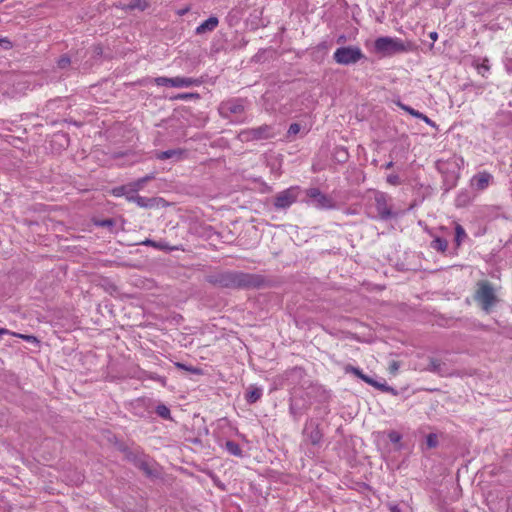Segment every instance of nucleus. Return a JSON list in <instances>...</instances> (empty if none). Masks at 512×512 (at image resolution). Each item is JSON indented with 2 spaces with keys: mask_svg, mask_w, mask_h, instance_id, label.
<instances>
[{
  "mask_svg": "<svg viewBox=\"0 0 512 512\" xmlns=\"http://www.w3.org/2000/svg\"><path fill=\"white\" fill-rule=\"evenodd\" d=\"M419 119L423 120L426 124L432 126V127H436V124L434 121H432L429 117H427L425 114H421V117H419Z\"/></svg>",
  "mask_w": 512,
  "mask_h": 512,
  "instance_id": "nucleus-41",
  "label": "nucleus"
},
{
  "mask_svg": "<svg viewBox=\"0 0 512 512\" xmlns=\"http://www.w3.org/2000/svg\"><path fill=\"white\" fill-rule=\"evenodd\" d=\"M458 161H460L461 163H463V159H462V158H453V163H454L456 166H459Z\"/></svg>",
  "mask_w": 512,
  "mask_h": 512,
  "instance_id": "nucleus-48",
  "label": "nucleus"
},
{
  "mask_svg": "<svg viewBox=\"0 0 512 512\" xmlns=\"http://www.w3.org/2000/svg\"><path fill=\"white\" fill-rule=\"evenodd\" d=\"M152 178H153V176H151V175H147V176H145V177H143V178H140V179H141V180L143 181V183L145 184L146 182H148V181H149V180H151Z\"/></svg>",
  "mask_w": 512,
  "mask_h": 512,
  "instance_id": "nucleus-47",
  "label": "nucleus"
},
{
  "mask_svg": "<svg viewBox=\"0 0 512 512\" xmlns=\"http://www.w3.org/2000/svg\"><path fill=\"white\" fill-rule=\"evenodd\" d=\"M344 371L346 373L354 374L355 376H357L358 378H360L361 380H363L365 383H367L369 385H377V381H375L371 377L363 374V372L359 368H357V367H354L352 365H346L344 367Z\"/></svg>",
  "mask_w": 512,
  "mask_h": 512,
  "instance_id": "nucleus-16",
  "label": "nucleus"
},
{
  "mask_svg": "<svg viewBox=\"0 0 512 512\" xmlns=\"http://www.w3.org/2000/svg\"><path fill=\"white\" fill-rule=\"evenodd\" d=\"M474 300L481 306L483 311L489 313L498 302L492 283L486 280L479 281L474 294Z\"/></svg>",
  "mask_w": 512,
  "mask_h": 512,
  "instance_id": "nucleus-2",
  "label": "nucleus"
},
{
  "mask_svg": "<svg viewBox=\"0 0 512 512\" xmlns=\"http://www.w3.org/2000/svg\"><path fill=\"white\" fill-rule=\"evenodd\" d=\"M120 450L121 452L124 453L125 459L131 462L134 466H137L139 462L143 459V457L146 455L138 449L132 450L126 446H121Z\"/></svg>",
  "mask_w": 512,
  "mask_h": 512,
  "instance_id": "nucleus-13",
  "label": "nucleus"
},
{
  "mask_svg": "<svg viewBox=\"0 0 512 512\" xmlns=\"http://www.w3.org/2000/svg\"><path fill=\"white\" fill-rule=\"evenodd\" d=\"M390 510L391 512H401L397 506H392Z\"/></svg>",
  "mask_w": 512,
  "mask_h": 512,
  "instance_id": "nucleus-51",
  "label": "nucleus"
},
{
  "mask_svg": "<svg viewBox=\"0 0 512 512\" xmlns=\"http://www.w3.org/2000/svg\"><path fill=\"white\" fill-rule=\"evenodd\" d=\"M144 185L145 184L141 179H138L128 184L129 190L132 191V194H137V192L141 190L144 187Z\"/></svg>",
  "mask_w": 512,
  "mask_h": 512,
  "instance_id": "nucleus-29",
  "label": "nucleus"
},
{
  "mask_svg": "<svg viewBox=\"0 0 512 512\" xmlns=\"http://www.w3.org/2000/svg\"><path fill=\"white\" fill-rule=\"evenodd\" d=\"M429 37H430L433 41H436V40H437V38H438V34H437V32H431V33L429 34Z\"/></svg>",
  "mask_w": 512,
  "mask_h": 512,
  "instance_id": "nucleus-46",
  "label": "nucleus"
},
{
  "mask_svg": "<svg viewBox=\"0 0 512 512\" xmlns=\"http://www.w3.org/2000/svg\"><path fill=\"white\" fill-rule=\"evenodd\" d=\"M246 140H262L273 137V128L269 125H262L256 128L245 130L241 133Z\"/></svg>",
  "mask_w": 512,
  "mask_h": 512,
  "instance_id": "nucleus-10",
  "label": "nucleus"
},
{
  "mask_svg": "<svg viewBox=\"0 0 512 512\" xmlns=\"http://www.w3.org/2000/svg\"><path fill=\"white\" fill-rule=\"evenodd\" d=\"M186 12H187V9L181 10V11L179 12V15H184Z\"/></svg>",
  "mask_w": 512,
  "mask_h": 512,
  "instance_id": "nucleus-52",
  "label": "nucleus"
},
{
  "mask_svg": "<svg viewBox=\"0 0 512 512\" xmlns=\"http://www.w3.org/2000/svg\"><path fill=\"white\" fill-rule=\"evenodd\" d=\"M71 64V59L64 55V56H61L57 62V65L60 69H65L67 68L69 65Z\"/></svg>",
  "mask_w": 512,
  "mask_h": 512,
  "instance_id": "nucleus-33",
  "label": "nucleus"
},
{
  "mask_svg": "<svg viewBox=\"0 0 512 512\" xmlns=\"http://www.w3.org/2000/svg\"><path fill=\"white\" fill-rule=\"evenodd\" d=\"M400 365L397 361H392L389 365V370L391 373L395 374L398 369H399Z\"/></svg>",
  "mask_w": 512,
  "mask_h": 512,
  "instance_id": "nucleus-42",
  "label": "nucleus"
},
{
  "mask_svg": "<svg viewBox=\"0 0 512 512\" xmlns=\"http://www.w3.org/2000/svg\"><path fill=\"white\" fill-rule=\"evenodd\" d=\"M301 192L302 189L300 186H290L289 188L278 192L273 198L274 208L278 211H285L289 209L298 201Z\"/></svg>",
  "mask_w": 512,
  "mask_h": 512,
  "instance_id": "nucleus-6",
  "label": "nucleus"
},
{
  "mask_svg": "<svg viewBox=\"0 0 512 512\" xmlns=\"http://www.w3.org/2000/svg\"><path fill=\"white\" fill-rule=\"evenodd\" d=\"M136 467L142 470L149 478H158L160 475L156 463L147 455L143 457Z\"/></svg>",
  "mask_w": 512,
  "mask_h": 512,
  "instance_id": "nucleus-11",
  "label": "nucleus"
},
{
  "mask_svg": "<svg viewBox=\"0 0 512 512\" xmlns=\"http://www.w3.org/2000/svg\"><path fill=\"white\" fill-rule=\"evenodd\" d=\"M219 24V20L215 16L209 17L196 28V34H204L213 31Z\"/></svg>",
  "mask_w": 512,
  "mask_h": 512,
  "instance_id": "nucleus-15",
  "label": "nucleus"
},
{
  "mask_svg": "<svg viewBox=\"0 0 512 512\" xmlns=\"http://www.w3.org/2000/svg\"><path fill=\"white\" fill-rule=\"evenodd\" d=\"M390 439L391 441L396 442L400 440V436L398 434H391Z\"/></svg>",
  "mask_w": 512,
  "mask_h": 512,
  "instance_id": "nucleus-45",
  "label": "nucleus"
},
{
  "mask_svg": "<svg viewBox=\"0 0 512 512\" xmlns=\"http://www.w3.org/2000/svg\"><path fill=\"white\" fill-rule=\"evenodd\" d=\"M245 100L241 98H232L220 103L218 112L221 117L235 122H242L245 113Z\"/></svg>",
  "mask_w": 512,
  "mask_h": 512,
  "instance_id": "nucleus-4",
  "label": "nucleus"
},
{
  "mask_svg": "<svg viewBox=\"0 0 512 512\" xmlns=\"http://www.w3.org/2000/svg\"><path fill=\"white\" fill-rule=\"evenodd\" d=\"M384 167H385V169H390V168H392V167H393V162H392V161L388 162L387 164H385V166H384Z\"/></svg>",
  "mask_w": 512,
  "mask_h": 512,
  "instance_id": "nucleus-50",
  "label": "nucleus"
},
{
  "mask_svg": "<svg viewBox=\"0 0 512 512\" xmlns=\"http://www.w3.org/2000/svg\"><path fill=\"white\" fill-rule=\"evenodd\" d=\"M112 194L116 197L124 196L128 201H129V197H131V195H133L132 191L129 190L128 184L114 187L112 189Z\"/></svg>",
  "mask_w": 512,
  "mask_h": 512,
  "instance_id": "nucleus-25",
  "label": "nucleus"
},
{
  "mask_svg": "<svg viewBox=\"0 0 512 512\" xmlns=\"http://www.w3.org/2000/svg\"><path fill=\"white\" fill-rule=\"evenodd\" d=\"M387 183L393 186H397L401 184V180L397 174H390L386 178Z\"/></svg>",
  "mask_w": 512,
  "mask_h": 512,
  "instance_id": "nucleus-35",
  "label": "nucleus"
},
{
  "mask_svg": "<svg viewBox=\"0 0 512 512\" xmlns=\"http://www.w3.org/2000/svg\"><path fill=\"white\" fill-rule=\"evenodd\" d=\"M372 386H373V387H376V388H378V389H380V390H382V391H385V392H388V391H389V392H394V389H393V388H391V387H389V386H387L385 383H379V382H377V385H372Z\"/></svg>",
  "mask_w": 512,
  "mask_h": 512,
  "instance_id": "nucleus-40",
  "label": "nucleus"
},
{
  "mask_svg": "<svg viewBox=\"0 0 512 512\" xmlns=\"http://www.w3.org/2000/svg\"><path fill=\"white\" fill-rule=\"evenodd\" d=\"M362 59H366V57L358 46H342L337 48L333 54V60L340 65H353Z\"/></svg>",
  "mask_w": 512,
  "mask_h": 512,
  "instance_id": "nucleus-5",
  "label": "nucleus"
},
{
  "mask_svg": "<svg viewBox=\"0 0 512 512\" xmlns=\"http://www.w3.org/2000/svg\"><path fill=\"white\" fill-rule=\"evenodd\" d=\"M142 245H145V246H152V247H155V248H158V249H162L163 246L160 244V243H157L151 239H146L145 241L142 242Z\"/></svg>",
  "mask_w": 512,
  "mask_h": 512,
  "instance_id": "nucleus-39",
  "label": "nucleus"
},
{
  "mask_svg": "<svg viewBox=\"0 0 512 512\" xmlns=\"http://www.w3.org/2000/svg\"><path fill=\"white\" fill-rule=\"evenodd\" d=\"M0 44L3 45L4 48L8 49L12 47V43L8 39H1L0 38Z\"/></svg>",
  "mask_w": 512,
  "mask_h": 512,
  "instance_id": "nucleus-44",
  "label": "nucleus"
},
{
  "mask_svg": "<svg viewBox=\"0 0 512 512\" xmlns=\"http://www.w3.org/2000/svg\"><path fill=\"white\" fill-rule=\"evenodd\" d=\"M304 434L313 445L319 444L322 439V434L317 427L305 428Z\"/></svg>",
  "mask_w": 512,
  "mask_h": 512,
  "instance_id": "nucleus-17",
  "label": "nucleus"
},
{
  "mask_svg": "<svg viewBox=\"0 0 512 512\" xmlns=\"http://www.w3.org/2000/svg\"><path fill=\"white\" fill-rule=\"evenodd\" d=\"M129 202H135L141 208H150L154 204V199L135 194L129 197Z\"/></svg>",
  "mask_w": 512,
  "mask_h": 512,
  "instance_id": "nucleus-19",
  "label": "nucleus"
},
{
  "mask_svg": "<svg viewBox=\"0 0 512 512\" xmlns=\"http://www.w3.org/2000/svg\"><path fill=\"white\" fill-rule=\"evenodd\" d=\"M96 225L101 227H113L115 225V221L111 218L104 219L101 221L96 222Z\"/></svg>",
  "mask_w": 512,
  "mask_h": 512,
  "instance_id": "nucleus-37",
  "label": "nucleus"
},
{
  "mask_svg": "<svg viewBox=\"0 0 512 512\" xmlns=\"http://www.w3.org/2000/svg\"><path fill=\"white\" fill-rule=\"evenodd\" d=\"M468 238V235L465 231V229L460 225H455V237L454 242L456 245V248H459L461 244Z\"/></svg>",
  "mask_w": 512,
  "mask_h": 512,
  "instance_id": "nucleus-22",
  "label": "nucleus"
},
{
  "mask_svg": "<svg viewBox=\"0 0 512 512\" xmlns=\"http://www.w3.org/2000/svg\"><path fill=\"white\" fill-rule=\"evenodd\" d=\"M203 83L201 79L192 77H174L173 87L175 88H188L192 86H200Z\"/></svg>",
  "mask_w": 512,
  "mask_h": 512,
  "instance_id": "nucleus-14",
  "label": "nucleus"
},
{
  "mask_svg": "<svg viewBox=\"0 0 512 512\" xmlns=\"http://www.w3.org/2000/svg\"><path fill=\"white\" fill-rule=\"evenodd\" d=\"M389 200L388 194L381 191L374 192V204L377 211V215L374 218L387 221L398 216V213L394 212L389 205Z\"/></svg>",
  "mask_w": 512,
  "mask_h": 512,
  "instance_id": "nucleus-7",
  "label": "nucleus"
},
{
  "mask_svg": "<svg viewBox=\"0 0 512 512\" xmlns=\"http://www.w3.org/2000/svg\"><path fill=\"white\" fill-rule=\"evenodd\" d=\"M301 126L298 123H292L287 131L288 137L297 135L300 132Z\"/></svg>",
  "mask_w": 512,
  "mask_h": 512,
  "instance_id": "nucleus-34",
  "label": "nucleus"
},
{
  "mask_svg": "<svg viewBox=\"0 0 512 512\" xmlns=\"http://www.w3.org/2000/svg\"><path fill=\"white\" fill-rule=\"evenodd\" d=\"M176 366L178 368H180V369H184V370L190 371V372L195 373V374H199L201 372L200 369H198V368L188 367L185 364L179 363V362L176 363Z\"/></svg>",
  "mask_w": 512,
  "mask_h": 512,
  "instance_id": "nucleus-38",
  "label": "nucleus"
},
{
  "mask_svg": "<svg viewBox=\"0 0 512 512\" xmlns=\"http://www.w3.org/2000/svg\"><path fill=\"white\" fill-rule=\"evenodd\" d=\"M224 447H225L226 451L233 456H237V457L243 456V451H242L241 447L239 446L238 443H236L234 441H231V440L226 441Z\"/></svg>",
  "mask_w": 512,
  "mask_h": 512,
  "instance_id": "nucleus-23",
  "label": "nucleus"
},
{
  "mask_svg": "<svg viewBox=\"0 0 512 512\" xmlns=\"http://www.w3.org/2000/svg\"><path fill=\"white\" fill-rule=\"evenodd\" d=\"M199 98H200V95L198 93H181L175 97V99H179V100L199 99Z\"/></svg>",
  "mask_w": 512,
  "mask_h": 512,
  "instance_id": "nucleus-32",
  "label": "nucleus"
},
{
  "mask_svg": "<svg viewBox=\"0 0 512 512\" xmlns=\"http://www.w3.org/2000/svg\"><path fill=\"white\" fill-rule=\"evenodd\" d=\"M492 179H493V176L489 172L482 171L473 176V178L471 180V185L476 190L482 191V190H485L489 186Z\"/></svg>",
  "mask_w": 512,
  "mask_h": 512,
  "instance_id": "nucleus-12",
  "label": "nucleus"
},
{
  "mask_svg": "<svg viewBox=\"0 0 512 512\" xmlns=\"http://www.w3.org/2000/svg\"><path fill=\"white\" fill-rule=\"evenodd\" d=\"M147 377L151 380H154V381H157V382H160L162 384V386H165L166 385V378L163 377V376H160L156 373H149L147 375Z\"/></svg>",
  "mask_w": 512,
  "mask_h": 512,
  "instance_id": "nucleus-36",
  "label": "nucleus"
},
{
  "mask_svg": "<svg viewBox=\"0 0 512 512\" xmlns=\"http://www.w3.org/2000/svg\"><path fill=\"white\" fill-rule=\"evenodd\" d=\"M263 391L259 387L251 386L246 393V400L248 403L253 404L262 397Z\"/></svg>",
  "mask_w": 512,
  "mask_h": 512,
  "instance_id": "nucleus-21",
  "label": "nucleus"
},
{
  "mask_svg": "<svg viewBox=\"0 0 512 512\" xmlns=\"http://www.w3.org/2000/svg\"><path fill=\"white\" fill-rule=\"evenodd\" d=\"M9 331L5 328H0V338L2 337V335H5V334H8Z\"/></svg>",
  "mask_w": 512,
  "mask_h": 512,
  "instance_id": "nucleus-49",
  "label": "nucleus"
},
{
  "mask_svg": "<svg viewBox=\"0 0 512 512\" xmlns=\"http://www.w3.org/2000/svg\"><path fill=\"white\" fill-rule=\"evenodd\" d=\"M374 50L383 57L393 56L406 51L404 42L399 38L382 36L374 42Z\"/></svg>",
  "mask_w": 512,
  "mask_h": 512,
  "instance_id": "nucleus-3",
  "label": "nucleus"
},
{
  "mask_svg": "<svg viewBox=\"0 0 512 512\" xmlns=\"http://www.w3.org/2000/svg\"><path fill=\"white\" fill-rule=\"evenodd\" d=\"M303 374V371L302 369L300 368H294L291 372H290V376L291 377H301Z\"/></svg>",
  "mask_w": 512,
  "mask_h": 512,
  "instance_id": "nucleus-43",
  "label": "nucleus"
},
{
  "mask_svg": "<svg viewBox=\"0 0 512 512\" xmlns=\"http://www.w3.org/2000/svg\"><path fill=\"white\" fill-rule=\"evenodd\" d=\"M426 445L428 448H435L438 445V437L434 433H430L426 438Z\"/></svg>",
  "mask_w": 512,
  "mask_h": 512,
  "instance_id": "nucleus-31",
  "label": "nucleus"
},
{
  "mask_svg": "<svg viewBox=\"0 0 512 512\" xmlns=\"http://www.w3.org/2000/svg\"><path fill=\"white\" fill-rule=\"evenodd\" d=\"M431 248H433L434 250L436 251H439V252H445L447 250V247H448V242L446 239L444 238H441V237H436L435 239H433L431 241V244H430Z\"/></svg>",
  "mask_w": 512,
  "mask_h": 512,
  "instance_id": "nucleus-26",
  "label": "nucleus"
},
{
  "mask_svg": "<svg viewBox=\"0 0 512 512\" xmlns=\"http://www.w3.org/2000/svg\"><path fill=\"white\" fill-rule=\"evenodd\" d=\"M154 82H155V84H156V85H158V86H169V87H173L174 77L169 78V77L160 76V77H156V78L154 79Z\"/></svg>",
  "mask_w": 512,
  "mask_h": 512,
  "instance_id": "nucleus-27",
  "label": "nucleus"
},
{
  "mask_svg": "<svg viewBox=\"0 0 512 512\" xmlns=\"http://www.w3.org/2000/svg\"><path fill=\"white\" fill-rule=\"evenodd\" d=\"M398 105H399V107H400L402 110L406 111V112H407V113H409L411 116H413V117H415V118H418V119H419V117H421V114H422V113H421V112H419L418 110H415L414 108H412V107H410V106H408V105L402 104V103H399Z\"/></svg>",
  "mask_w": 512,
  "mask_h": 512,
  "instance_id": "nucleus-30",
  "label": "nucleus"
},
{
  "mask_svg": "<svg viewBox=\"0 0 512 512\" xmlns=\"http://www.w3.org/2000/svg\"><path fill=\"white\" fill-rule=\"evenodd\" d=\"M183 154L181 149H169L162 152H157L155 157L159 160H167L171 158H180Z\"/></svg>",
  "mask_w": 512,
  "mask_h": 512,
  "instance_id": "nucleus-20",
  "label": "nucleus"
},
{
  "mask_svg": "<svg viewBox=\"0 0 512 512\" xmlns=\"http://www.w3.org/2000/svg\"><path fill=\"white\" fill-rule=\"evenodd\" d=\"M156 413H157L158 416H160L163 419H169L170 418V410L164 404L158 405L156 407Z\"/></svg>",
  "mask_w": 512,
  "mask_h": 512,
  "instance_id": "nucleus-28",
  "label": "nucleus"
},
{
  "mask_svg": "<svg viewBox=\"0 0 512 512\" xmlns=\"http://www.w3.org/2000/svg\"><path fill=\"white\" fill-rule=\"evenodd\" d=\"M306 196L309 198L307 204H312L319 210H331L336 208L334 200L322 193L318 188H309L305 190Z\"/></svg>",
  "mask_w": 512,
  "mask_h": 512,
  "instance_id": "nucleus-8",
  "label": "nucleus"
},
{
  "mask_svg": "<svg viewBox=\"0 0 512 512\" xmlns=\"http://www.w3.org/2000/svg\"><path fill=\"white\" fill-rule=\"evenodd\" d=\"M205 279L213 286L226 289H260L267 283L261 274L242 271L215 272L207 275Z\"/></svg>",
  "mask_w": 512,
  "mask_h": 512,
  "instance_id": "nucleus-1",
  "label": "nucleus"
},
{
  "mask_svg": "<svg viewBox=\"0 0 512 512\" xmlns=\"http://www.w3.org/2000/svg\"><path fill=\"white\" fill-rule=\"evenodd\" d=\"M420 370L435 373L441 377H448L452 375L447 363L434 357H429L427 366L420 368Z\"/></svg>",
  "mask_w": 512,
  "mask_h": 512,
  "instance_id": "nucleus-9",
  "label": "nucleus"
},
{
  "mask_svg": "<svg viewBox=\"0 0 512 512\" xmlns=\"http://www.w3.org/2000/svg\"><path fill=\"white\" fill-rule=\"evenodd\" d=\"M149 7V2L147 0H131L129 4L123 5L122 9L124 11L129 10H140L144 11Z\"/></svg>",
  "mask_w": 512,
  "mask_h": 512,
  "instance_id": "nucleus-18",
  "label": "nucleus"
},
{
  "mask_svg": "<svg viewBox=\"0 0 512 512\" xmlns=\"http://www.w3.org/2000/svg\"><path fill=\"white\" fill-rule=\"evenodd\" d=\"M473 66L476 68L477 72L483 77H486V73L490 71L488 58H483L481 63L479 62V60H474Z\"/></svg>",
  "mask_w": 512,
  "mask_h": 512,
  "instance_id": "nucleus-24",
  "label": "nucleus"
},
{
  "mask_svg": "<svg viewBox=\"0 0 512 512\" xmlns=\"http://www.w3.org/2000/svg\"><path fill=\"white\" fill-rule=\"evenodd\" d=\"M441 166H442V163H441V162H438V170H440V171L442 170V167H441Z\"/></svg>",
  "mask_w": 512,
  "mask_h": 512,
  "instance_id": "nucleus-53",
  "label": "nucleus"
}]
</instances>
